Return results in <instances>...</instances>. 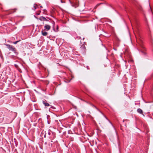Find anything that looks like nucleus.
<instances>
[{
    "label": "nucleus",
    "mask_w": 153,
    "mask_h": 153,
    "mask_svg": "<svg viewBox=\"0 0 153 153\" xmlns=\"http://www.w3.org/2000/svg\"><path fill=\"white\" fill-rule=\"evenodd\" d=\"M136 40H137V42L138 43V44L140 45V47L141 48L140 49L142 53H143L145 55L146 53L144 51L145 50V48L143 45V42H142V40L139 39H137V37H136Z\"/></svg>",
    "instance_id": "obj_1"
},
{
    "label": "nucleus",
    "mask_w": 153,
    "mask_h": 153,
    "mask_svg": "<svg viewBox=\"0 0 153 153\" xmlns=\"http://www.w3.org/2000/svg\"><path fill=\"white\" fill-rule=\"evenodd\" d=\"M6 45L9 51H13L16 55H18V53L16 51V49L14 46L9 44H7Z\"/></svg>",
    "instance_id": "obj_2"
},
{
    "label": "nucleus",
    "mask_w": 153,
    "mask_h": 153,
    "mask_svg": "<svg viewBox=\"0 0 153 153\" xmlns=\"http://www.w3.org/2000/svg\"><path fill=\"white\" fill-rule=\"evenodd\" d=\"M69 1L72 6L76 7L79 6V3L78 1H76V2L74 1L73 2H72L70 0Z\"/></svg>",
    "instance_id": "obj_3"
},
{
    "label": "nucleus",
    "mask_w": 153,
    "mask_h": 153,
    "mask_svg": "<svg viewBox=\"0 0 153 153\" xmlns=\"http://www.w3.org/2000/svg\"><path fill=\"white\" fill-rule=\"evenodd\" d=\"M51 28V27L49 25L46 24L44 27L45 30L48 31Z\"/></svg>",
    "instance_id": "obj_4"
},
{
    "label": "nucleus",
    "mask_w": 153,
    "mask_h": 153,
    "mask_svg": "<svg viewBox=\"0 0 153 153\" xmlns=\"http://www.w3.org/2000/svg\"><path fill=\"white\" fill-rule=\"evenodd\" d=\"M42 103L46 106H50L49 104L46 102V101L45 100H43Z\"/></svg>",
    "instance_id": "obj_5"
},
{
    "label": "nucleus",
    "mask_w": 153,
    "mask_h": 153,
    "mask_svg": "<svg viewBox=\"0 0 153 153\" xmlns=\"http://www.w3.org/2000/svg\"><path fill=\"white\" fill-rule=\"evenodd\" d=\"M39 19L41 21H48V20L43 16H41L39 18Z\"/></svg>",
    "instance_id": "obj_6"
},
{
    "label": "nucleus",
    "mask_w": 153,
    "mask_h": 153,
    "mask_svg": "<svg viewBox=\"0 0 153 153\" xmlns=\"http://www.w3.org/2000/svg\"><path fill=\"white\" fill-rule=\"evenodd\" d=\"M137 112L140 114H141L143 112L142 110L140 108H139L137 109Z\"/></svg>",
    "instance_id": "obj_7"
},
{
    "label": "nucleus",
    "mask_w": 153,
    "mask_h": 153,
    "mask_svg": "<svg viewBox=\"0 0 153 153\" xmlns=\"http://www.w3.org/2000/svg\"><path fill=\"white\" fill-rule=\"evenodd\" d=\"M42 35L44 36H46L48 34L47 32H43L42 31Z\"/></svg>",
    "instance_id": "obj_8"
},
{
    "label": "nucleus",
    "mask_w": 153,
    "mask_h": 153,
    "mask_svg": "<svg viewBox=\"0 0 153 153\" xmlns=\"http://www.w3.org/2000/svg\"><path fill=\"white\" fill-rule=\"evenodd\" d=\"M71 79L70 80H69L68 79H65V81L66 82H70L71 80Z\"/></svg>",
    "instance_id": "obj_9"
},
{
    "label": "nucleus",
    "mask_w": 153,
    "mask_h": 153,
    "mask_svg": "<svg viewBox=\"0 0 153 153\" xmlns=\"http://www.w3.org/2000/svg\"><path fill=\"white\" fill-rule=\"evenodd\" d=\"M14 66L17 68H19V66L17 64H15Z\"/></svg>",
    "instance_id": "obj_10"
},
{
    "label": "nucleus",
    "mask_w": 153,
    "mask_h": 153,
    "mask_svg": "<svg viewBox=\"0 0 153 153\" xmlns=\"http://www.w3.org/2000/svg\"><path fill=\"white\" fill-rule=\"evenodd\" d=\"M36 4H34L33 6V7L34 8V10H35L36 9Z\"/></svg>",
    "instance_id": "obj_11"
},
{
    "label": "nucleus",
    "mask_w": 153,
    "mask_h": 153,
    "mask_svg": "<svg viewBox=\"0 0 153 153\" xmlns=\"http://www.w3.org/2000/svg\"><path fill=\"white\" fill-rule=\"evenodd\" d=\"M19 42V41H16L15 42H13V44H16Z\"/></svg>",
    "instance_id": "obj_12"
},
{
    "label": "nucleus",
    "mask_w": 153,
    "mask_h": 153,
    "mask_svg": "<svg viewBox=\"0 0 153 153\" xmlns=\"http://www.w3.org/2000/svg\"><path fill=\"white\" fill-rule=\"evenodd\" d=\"M105 118H106V119H107V120L109 122V123H110L111 124V125H112V123H111V122L109 120H108V119L107 118V117H105Z\"/></svg>",
    "instance_id": "obj_13"
},
{
    "label": "nucleus",
    "mask_w": 153,
    "mask_h": 153,
    "mask_svg": "<svg viewBox=\"0 0 153 153\" xmlns=\"http://www.w3.org/2000/svg\"><path fill=\"white\" fill-rule=\"evenodd\" d=\"M93 106L94 107H95V108H96L97 110L98 111H99L100 112V111L96 107H95V106H94V105H93Z\"/></svg>",
    "instance_id": "obj_14"
},
{
    "label": "nucleus",
    "mask_w": 153,
    "mask_h": 153,
    "mask_svg": "<svg viewBox=\"0 0 153 153\" xmlns=\"http://www.w3.org/2000/svg\"><path fill=\"white\" fill-rule=\"evenodd\" d=\"M134 24L135 26H136L137 25V23L136 21L134 22Z\"/></svg>",
    "instance_id": "obj_15"
},
{
    "label": "nucleus",
    "mask_w": 153,
    "mask_h": 153,
    "mask_svg": "<svg viewBox=\"0 0 153 153\" xmlns=\"http://www.w3.org/2000/svg\"><path fill=\"white\" fill-rule=\"evenodd\" d=\"M48 134L49 135H50L51 134V133L50 132H48Z\"/></svg>",
    "instance_id": "obj_16"
},
{
    "label": "nucleus",
    "mask_w": 153,
    "mask_h": 153,
    "mask_svg": "<svg viewBox=\"0 0 153 153\" xmlns=\"http://www.w3.org/2000/svg\"><path fill=\"white\" fill-rule=\"evenodd\" d=\"M60 1H61V3H65V2L63 1H62V0H60Z\"/></svg>",
    "instance_id": "obj_17"
},
{
    "label": "nucleus",
    "mask_w": 153,
    "mask_h": 153,
    "mask_svg": "<svg viewBox=\"0 0 153 153\" xmlns=\"http://www.w3.org/2000/svg\"><path fill=\"white\" fill-rule=\"evenodd\" d=\"M84 39V38H83V40Z\"/></svg>",
    "instance_id": "obj_18"
}]
</instances>
